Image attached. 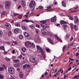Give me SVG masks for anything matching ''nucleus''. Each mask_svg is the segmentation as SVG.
Masks as SVG:
<instances>
[{"instance_id": "obj_59", "label": "nucleus", "mask_w": 79, "mask_h": 79, "mask_svg": "<svg viewBox=\"0 0 79 79\" xmlns=\"http://www.w3.org/2000/svg\"><path fill=\"white\" fill-rule=\"evenodd\" d=\"M3 6L2 5H0V8H3Z\"/></svg>"}, {"instance_id": "obj_24", "label": "nucleus", "mask_w": 79, "mask_h": 79, "mask_svg": "<svg viewBox=\"0 0 79 79\" xmlns=\"http://www.w3.org/2000/svg\"><path fill=\"white\" fill-rule=\"evenodd\" d=\"M15 26L16 27H20V24L19 23H15Z\"/></svg>"}, {"instance_id": "obj_25", "label": "nucleus", "mask_w": 79, "mask_h": 79, "mask_svg": "<svg viewBox=\"0 0 79 79\" xmlns=\"http://www.w3.org/2000/svg\"><path fill=\"white\" fill-rule=\"evenodd\" d=\"M68 17H69V19H71V20H73V19H74L73 17H72V16H71L70 15H69Z\"/></svg>"}, {"instance_id": "obj_20", "label": "nucleus", "mask_w": 79, "mask_h": 79, "mask_svg": "<svg viewBox=\"0 0 79 79\" xmlns=\"http://www.w3.org/2000/svg\"><path fill=\"white\" fill-rule=\"evenodd\" d=\"M22 28L23 29V30H25V31H27V28L26 27H24V26H22Z\"/></svg>"}, {"instance_id": "obj_17", "label": "nucleus", "mask_w": 79, "mask_h": 79, "mask_svg": "<svg viewBox=\"0 0 79 79\" xmlns=\"http://www.w3.org/2000/svg\"><path fill=\"white\" fill-rule=\"evenodd\" d=\"M60 23L61 24H67V22L63 20H62L60 21Z\"/></svg>"}, {"instance_id": "obj_61", "label": "nucleus", "mask_w": 79, "mask_h": 79, "mask_svg": "<svg viewBox=\"0 0 79 79\" xmlns=\"http://www.w3.org/2000/svg\"><path fill=\"white\" fill-rule=\"evenodd\" d=\"M15 50H13L12 53L13 54H14V53H15Z\"/></svg>"}, {"instance_id": "obj_48", "label": "nucleus", "mask_w": 79, "mask_h": 79, "mask_svg": "<svg viewBox=\"0 0 79 79\" xmlns=\"http://www.w3.org/2000/svg\"><path fill=\"white\" fill-rule=\"evenodd\" d=\"M73 40V37L72 36L71 38L70 39V41H72Z\"/></svg>"}, {"instance_id": "obj_47", "label": "nucleus", "mask_w": 79, "mask_h": 79, "mask_svg": "<svg viewBox=\"0 0 79 79\" xmlns=\"http://www.w3.org/2000/svg\"><path fill=\"white\" fill-rule=\"evenodd\" d=\"M71 47V45H69L68 46L67 48H68V49H69V48Z\"/></svg>"}, {"instance_id": "obj_22", "label": "nucleus", "mask_w": 79, "mask_h": 79, "mask_svg": "<svg viewBox=\"0 0 79 79\" xmlns=\"http://www.w3.org/2000/svg\"><path fill=\"white\" fill-rule=\"evenodd\" d=\"M29 27L31 28V29H34L35 28V27L33 25H31L29 26Z\"/></svg>"}, {"instance_id": "obj_55", "label": "nucleus", "mask_w": 79, "mask_h": 79, "mask_svg": "<svg viewBox=\"0 0 79 79\" xmlns=\"http://www.w3.org/2000/svg\"><path fill=\"white\" fill-rule=\"evenodd\" d=\"M78 8V7H77V5L75 6V9L76 10V9H77V8Z\"/></svg>"}, {"instance_id": "obj_28", "label": "nucleus", "mask_w": 79, "mask_h": 79, "mask_svg": "<svg viewBox=\"0 0 79 79\" xmlns=\"http://www.w3.org/2000/svg\"><path fill=\"white\" fill-rule=\"evenodd\" d=\"M37 48L38 50H40L42 51V49L41 48H40V46H37Z\"/></svg>"}, {"instance_id": "obj_1", "label": "nucleus", "mask_w": 79, "mask_h": 79, "mask_svg": "<svg viewBox=\"0 0 79 79\" xmlns=\"http://www.w3.org/2000/svg\"><path fill=\"white\" fill-rule=\"evenodd\" d=\"M8 72L11 74H13L15 73V68L12 67H9L8 69Z\"/></svg>"}, {"instance_id": "obj_42", "label": "nucleus", "mask_w": 79, "mask_h": 79, "mask_svg": "<svg viewBox=\"0 0 79 79\" xmlns=\"http://www.w3.org/2000/svg\"><path fill=\"white\" fill-rule=\"evenodd\" d=\"M65 48H66V46L65 45H64V47H63V50H62L63 52L64 51V49H65Z\"/></svg>"}, {"instance_id": "obj_36", "label": "nucleus", "mask_w": 79, "mask_h": 79, "mask_svg": "<svg viewBox=\"0 0 79 79\" xmlns=\"http://www.w3.org/2000/svg\"><path fill=\"white\" fill-rule=\"evenodd\" d=\"M2 34H3V32L0 30V37H1Z\"/></svg>"}, {"instance_id": "obj_7", "label": "nucleus", "mask_w": 79, "mask_h": 79, "mask_svg": "<svg viewBox=\"0 0 79 79\" xmlns=\"http://www.w3.org/2000/svg\"><path fill=\"white\" fill-rule=\"evenodd\" d=\"M19 75L20 78H23V72H19Z\"/></svg>"}, {"instance_id": "obj_38", "label": "nucleus", "mask_w": 79, "mask_h": 79, "mask_svg": "<svg viewBox=\"0 0 79 79\" xmlns=\"http://www.w3.org/2000/svg\"><path fill=\"white\" fill-rule=\"evenodd\" d=\"M22 17H23V16L21 15H20L19 16L18 18L19 19H21V18H22Z\"/></svg>"}, {"instance_id": "obj_18", "label": "nucleus", "mask_w": 79, "mask_h": 79, "mask_svg": "<svg viewBox=\"0 0 79 79\" xmlns=\"http://www.w3.org/2000/svg\"><path fill=\"white\" fill-rule=\"evenodd\" d=\"M10 6H7V5H5V9H6V10H8L9 8H10Z\"/></svg>"}, {"instance_id": "obj_19", "label": "nucleus", "mask_w": 79, "mask_h": 79, "mask_svg": "<svg viewBox=\"0 0 79 79\" xmlns=\"http://www.w3.org/2000/svg\"><path fill=\"white\" fill-rule=\"evenodd\" d=\"M69 37H70V34H67L66 36V39H68L69 38Z\"/></svg>"}, {"instance_id": "obj_8", "label": "nucleus", "mask_w": 79, "mask_h": 79, "mask_svg": "<svg viewBox=\"0 0 79 79\" xmlns=\"http://www.w3.org/2000/svg\"><path fill=\"white\" fill-rule=\"evenodd\" d=\"M14 31L15 34H18L19 32V30L18 28H16L14 30Z\"/></svg>"}, {"instance_id": "obj_37", "label": "nucleus", "mask_w": 79, "mask_h": 79, "mask_svg": "<svg viewBox=\"0 0 79 79\" xmlns=\"http://www.w3.org/2000/svg\"><path fill=\"white\" fill-rule=\"evenodd\" d=\"M4 69L3 68L1 67L0 68V71H3V70H4Z\"/></svg>"}, {"instance_id": "obj_49", "label": "nucleus", "mask_w": 79, "mask_h": 79, "mask_svg": "<svg viewBox=\"0 0 79 79\" xmlns=\"http://www.w3.org/2000/svg\"><path fill=\"white\" fill-rule=\"evenodd\" d=\"M55 1H55V0L54 1V4H55V5H56L57 4H58L57 2H55Z\"/></svg>"}, {"instance_id": "obj_32", "label": "nucleus", "mask_w": 79, "mask_h": 79, "mask_svg": "<svg viewBox=\"0 0 79 79\" xmlns=\"http://www.w3.org/2000/svg\"><path fill=\"white\" fill-rule=\"evenodd\" d=\"M63 27H64V29L65 30H66V28L67 27V26L66 25H63Z\"/></svg>"}, {"instance_id": "obj_62", "label": "nucleus", "mask_w": 79, "mask_h": 79, "mask_svg": "<svg viewBox=\"0 0 79 79\" xmlns=\"http://www.w3.org/2000/svg\"><path fill=\"white\" fill-rule=\"evenodd\" d=\"M25 16L26 18H27L28 17V15H25Z\"/></svg>"}, {"instance_id": "obj_23", "label": "nucleus", "mask_w": 79, "mask_h": 79, "mask_svg": "<svg viewBox=\"0 0 79 79\" xmlns=\"http://www.w3.org/2000/svg\"><path fill=\"white\" fill-rule=\"evenodd\" d=\"M48 40L49 41V42L51 44H53V41L52 40H51V39H50V38H48Z\"/></svg>"}, {"instance_id": "obj_3", "label": "nucleus", "mask_w": 79, "mask_h": 79, "mask_svg": "<svg viewBox=\"0 0 79 79\" xmlns=\"http://www.w3.org/2000/svg\"><path fill=\"white\" fill-rule=\"evenodd\" d=\"M35 5V3L34 1L31 2L30 4V7L31 8H32L34 7V6Z\"/></svg>"}, {"instance_id": "obj_43", "label": "nucleus", "mask_w": 79, "mask_h": 79, "mask_svg": "<svg viewBox=\"0 0 79 79\" xmlns=\"http://www.w3.org/2000/svg\"><path fill=\"white\" fill-rule=\"evenodd\" d=\"M35 26L36 27H38V28H39V27H40V26L39 25L36 24V25Z\"/></svg>"}, {"instance_id": "obj_21", "label": "nucleus", "mask_w": 79, "mask_h": 79, "mask_svg": "<svg viewBox=\"0 0 79 79\" xmlns=\"http://www.w3.org/2000/svg\"><path fill=\"white\" fill-rule=\"evenodd\" d=\"M11 35H12V32H11V31H9L8 32V35H9V36H11Z\"/></svg>"}, {"instance_id": "obj_60", "label": "nucleus", "mask_w": 79, "mask_h": 79, "mask_svg": "<svg viewBox=\"0 0 79 79\" xmlns=\"http://www.w3.org/2000/svg\"><path fill=\"white\" fill-rule=\"evenodd\" d=\"M78 77V76H75L74 77V78L75 79H77V78Z\"/></svg>"}, {"instance_id": "obj_2", "label": "nucleus", "mask_w": 79, "mask_h": 79, "mask_svg": "<svg viewBox=\"0 0 79 79\" xmlns=\"http://www.w3.org/2000/svg\"><path fill=\"white\" fill-rule=\"evenodd\" d=\"M40 23H41V26L42 27L44 28V29H46L47 27V25L46 24L47 22L45 21H42L40 22Z\"/></svg>"}, {"instance_id": "obj_45", "label": "nucleus", "mask_w": 79, "mask_h": 79, "mask_svg": "<svg viewBox=\"0 0 79 79\" xmlns=\"http://www.w3.org/2000/svg\"><path fill=\"white\" fill-rule=\"evenodd\" d=\"M47 8H48V9H51V6H49L47 7Z\"/></svg>"}, {"instance_id": "obj_56", "label": "nucleus", "mask_w": 79, "mask_h": 79, "mask_svg": "<svg viewBox=\"0 0 79 79\" xmlns=\"http://www.w3.org/2000/svg\"><path fill=\"white\" fill-rule=\"evenodd\" d=\"M23 57V56H22V55H20V56H19V58H22V57Z\"/></svg>"}, {"instance_id": "obj_52", "label": "nucleus", "mask_w": 79, "mask_h": 79, "mask_svg": "<svg viewBox=\"0 0 79 79\" xmlns=\"http://www.w3.org/2000/svg\"><path fill=\"white\" fill-rule=\"evenodd\" d=\"M71 67H69L68 69V71H71Z\"/></svg>"}, {"instance_id": "obj_30", "label": "nucleus", "mask_w": 79, "mask_h": 79, "mask_svg": "<svg viewBox=\"0 0 79 79\" xmlns=\"http://www.w3.org/2000/svg\"><path fill=\"white\" fill-rule=\"evenodd\" d=\"M14 61L15 63H17V62H19V60L18 59L14 60Z\"/></svg>"}, {"instance_id": "obj_44", "label": "nucleus", "mask_w": 79, "mask_h": 79, "mask_svg": "<svg viewBox=\"0 0 79 79\" xmlns=\"http://www.w3.org/2000/svg\"><path fill=\"white\" fill-rule=\"evenodd\" d=\"M39 8L40 9H42L43 8V7L42 6H39Z\"/></svg>"}, {"instance_id": "obj_63", "label": "nucleus", "mask_w": 79, "mask_h": 79, "mask_svg": "<svg viewBox=\"0 0 79 79\" xmlns=\"http://www.w3.org/2000/svg\"><path fill=\"white\" fill-rule=\"evenodd\" d=\"M26 65H27V67H30V65H29L26 64Z\"/></svg>"}, {"instance_id": "obj_15", "label": "nucleus", "mask_w": 79, "mask_h": 79, "mask_svg": "<svg viewBox=\"0 0 79 79\" xmlns=\"http://www.w3.org/2000/svg\"><path fill=\"white\" fill-rule=\"evenodd\" d=\"M24 35L25 37H29V34L26 32L24 33Z\"/></svg>"}, {"instance_id": "obj_13", "label": "nucleus", "mask_w": 79, "mask_h": 79, "mask_svg": "<svg viewBox=\"0 0 79 79\" xmlns=\"http://www.w3.org/2000/svg\"><path fill=\"white\" fill-rule=\"evenodd\" d=\"M73 28L75 31H77V30H78V28L77 27L76 25H74Z\"/></svg>"}, {"instance_id": "obj_50", "label": "nucleus", "mask_w": 79, "mask_h": 79, "mask_svg": "<svg viewBox=\"0 0 79 79\" xmlns=\"http://www.w3.org/2000/svg\"><path fill=\"white\" fill-rule=\"evenodd\" d=\"M68 71H69L68 70H67V71L65 72V73H64L65 75V74H67V73H68Z\"/></svg>"}, {"instance_id": "obj_40", "label": "nucleus", "mask_w": 79, "mask_h": 79, "mask_svg": "<svg viewBox=\"0 0 79 79\" xmlns=\"http://www.w3.org/2000/svg\"><path fill=\"white\" fill-rule=\"evenodd\" d=\"M3 76L2 75H0V79H3Z\"/></svg>"}, {"instance_id": "obj_5", "label": "nucleus", "mask_w": 79, "mask_h": 79, "mask_svg": "<svg viewBox=\"0 0 79 79\" xmlns=\"http://www.w3.org/2000/svg\"><path fill=\"white\" fill-rule=\"evenodd\" d=\"M51 21L52 23L54 22H55L56 21V16H54L53 17H52L51 18Z\"/></svg>"}, {"instance_id": "obj_46", "label": "nucleus", "mask_w": 79, "mask_h": 79, "mask_svg": "<svg viewBox=\"0 0 79 79\" xmlns=\"http://www.w3.org/2000/svg\"><path fill=\"white\" fill-rule=\"evenodd\" d=\"M19 15V14H17V13H15L14 14V16H16L17 15Z\"/></svg>"}, {"instance_id": "obj_27", "label": "nucleus", "mask_w": 79, "mask_h": 79, "mask_svg": "<svg viewBox=\"0 0 79 79\" xmlns=\"http://www.w3.org/2000/svg\"><path fill=\"white\" fill-rule=\"evenodd\" d=\"M27 72H30L31 71V69L29 68V67L27 68L26 70Z\"/></svg>"}, {"instance_id": "obj_11", "label": "nucleus", "mask_w": 79, "mask_h": 79, "mask_svg": "<svg viewBox=\"0 0 79 79\" xmlns=\"http://www.w3.org/2000/svg\"><path fill=\"white\" fill-rule=\"evenodd\" d=\"M31 45V42L27 41L25 43V45L26 46H28V45Z\"/></svg>"}, {"instance_id": "obj_31", "label": "nucleus", "mask_w": 79, "mask_h": 79, "mask_svg": "<svg viewBox=\"0 0 79 79\" xmlns=\"http://www.w3.org/2000/svg\"><path fill=\"white\" fill-rule=\"evenodd\" d=\"M19 38L20 39H23V35H20L19 36Z\"/></svg>"}, {"instance_id": "obj_33", "label": "nucleus", "mask_w": 79, "mask_h": 79, "mask_svg": "<svg viewBox=\"0 0 79 79\" xmlns=\"http://www.w3.org/2000/svg\"><path fill=\"white\" fill-rule=\"evenodd\" d=\"M23 21H25V22H26V23H29V22H31L28 20H23Z\"/></svg>"}, {"instance_id": "obj_9", "label": "nucleus", "mask_w": 79, "mask_h": 79, "mask_svg": "<svg viewBox=\"0 0 79 79\" xmlns=\"http://www.w3.org/2000/svg\"><path fill=\"white\" fill-rule=\"evenodd\" d=\"M21 3L23 6H26V2L24 1H22L21 2Z\"/></svg>"}, {"instance_id": "obj_29", "label": "nucleus", "mask_w": 79, "mask_h": 79, "mask_svg": "<svg viewBox=\"0 0 79 79\" xmlns=\"http://www.w3.org/2000/svg\"><path fill=\"white\" fill-rule=\"evenodd\" d=\"M0 49H1L2 50H5V48L4 47V46H1L0 47Z\"/></svg>"}, {"instance_id": "obj_58", "label": "nucleus", "mask_w": 79, "mask_h": 79, "mask_svg": "<svg viewBox=\"0 0 79 79\" xmlns=\"http://www.w3.org/2000/svg\"><path fill=\"white\" fill-rule=\"evenodd\" d=\"M79 55V53L78 52H77L76 54H75V56H78V55Z\"/></svg>"}, {"instance_id": "obj_16", "label": "nucleus", "mask_w": 79, "mask_h": 79, "mask_svg": "<svg viewBox=\"0 0 79 79\" xmlns=\"http://www.w3.org/2000/svg\"><path fill=\"white\" fill-rule=\"evenodd\" d=\"M62 6H64V7H65L66 6V3H65V2L64 1H62Z\"/></svg>"}, {"instance_id": "obj_51", "label": "nucleus", "mask_w": 79, "mask_h": 79, "mask_svg": "<svg viewBox=\"0 0 79 79\" xmlns=\"http://www.w3.org/2000/svg\"><path fill=\"white\" fill-rule=\"evenodd\" d=\"M57 71H58V70L56 69L55 70V72L54 73V74L55 73H56L57 72Z\"/></svg>"}, {"instance_id": "obj_57", "label": "nucleus", "mask_w": 79, "mask_h": 79, "mask_svg": "<svg viewBox=\"0 0 79 79\" xmlns=\"http://www.w3.org/2000/svg\"><path fill=\"white\" fill-rule=\"evenodd\" d=\"M46 51H47V52H50V50H49L48 49V48H47L46 49Z\"/></svg>"}, {"instance_id": "obj_4", "label": "nucleus", "mask_w": 79, "mask_h": 79, "mask_svg": "<svg viewBox=\"0 0 79 79\" xmlns=\"http://www.w3.org/2000/svg\"><path fill=\"white\" fill-rule=\"evenodd\" d=\"M35 61H36V59L34 57L32 56L30 57V61L31 63H34L35 62Z\"/></svg>"}, {"instance_id": "obj_41", "label": "nucleus", "mask_w": 79, "mask_h": 79, "mask_svg": "<svg viewBox=\"0 0 79 79\" xmlns=\"http://www.w3.org/2000/svg\"><path fill=\"white\" fill-rule=\"evenodd\" d=\"M10 79H15V78L12 76L11 75Z\"/></svg>"}, {"instance_id": "obj_12", "label": "nucleus", "mask_w": 79, "mask_h": 79, "mask_svg": "<svg viewBox=\"0 0 79 79\" xmlns=\"http://www.w3.org/2000/svg\"><path fill=\"white\" fill-rule=\"evenodd\" d=\"M74 21L75 23H77L79 21V20H78V18L77 17H75L74 18Z\"/></svg>"}, {"instance_id": "obj_64", "label": "nucleus", "mask_w": 79, "mask_h": 79, "mask_svg": "<svg viewBox=\"0 0 79 79\" xmlns=\"http://www.w3.org/2000/svg\"><path fill=\"white\" fill-rule=\"evenodd\" d=\"M12 43H14V44H16V41H13Z\"/></svg>"}, {"instance_id": "obj_53", "label": "nucleus", "mask_w": 79, "mask_h": 79, "mask_svg": "<svg viewBox=\"0 0 79 79\" xmlns=\"http://www.w3.org/2000/svg\"><path fill=\"white\" fill-rule=\"evenodd\" d=\"M48 74V73L47 72H46L45 73H44V76H47V75Z\"/></svg>"}, {"instance_id": "obj_35", "label": "nucleus", "mask_w": 79, "mask_h": 79, "mask_svg": "<svg viewBox=\"0 0 79 79\" xmlns=\"http://www.w3.org/2000/svg\"><path fill=\"white\" fill-rule=\"evenodd\" d=\"M31 45L33 48H35V44H34L33 43H32Z\"/></svg>"}, {"instance_id": "obj_6", "label": "nucleus", "mask_w": 79, "mask_h": 79, "mask_svg": "<svg viewBox=\"0 0 79 79\" xmlns=\"http://www.w3.org/2000/svg\"><path fill=\"white\" fill-rule=\"evenodd\" d=\"M6 26L8 29H10L11 28V25L9 23H6Z\"/></svg>"}, {"instance_id": "obj_26", "label": "nucleus", "mask_w": 79, "mask_h": 79, "mask_svg": "<svg viewBox=\"0 0 79 79\" xmlns=\"http://www.w3.org/2000/svg\"><path fill=\"white\" fill-rule=\"evenodd\" d=\"M22 50L23 51V52H26V48L24 47H23L22 48Z\"/></svg>"}, {"instance_id": "obj_14", "label": "nucleus", "mask_w": 79, "mask_h": 79, "mask_svg": "<svg viewBox=\"0 0 79 79\" xmlns=\"http://www.w3.org/2000/svg\"><path fill=\"white\" fill-rule=\"evenodd\" d=\"M5 5H7L8 6H10V2H6L5 3Z\"/></svg>"}, {"instance_id": "obj_10", "label": "nucleus", "mask_w": 79, "mask_h": 79, "mask_svg": "<svg viewBox=\"0 0 79 79\" xmlns=\"http://www.w3.org/2000/svg\"><path fill=\"white\" fill-rule=\"evenodd\" d=\"M55 37L56 39L57 40H59L60 42H62V40H61L60 38H59V37H58L57 35H55Z\"/></svg>"}, {"instance_id": "obj_54", "label": "nucleus", "mask_w": 79, "mask_h": 79, "mask_svg": "<svg viewBox=\"0 0 79 79\" xmlns=\"http://www.w3.org/2000/svg\"><path fill=\"white\" fill-rule=\"evenodd\" d=\"M5 12H3L2 13V15H5Z\"/></svg>"}, {"instance_id": "obj_34", "label": "nucleus", "mask_w": 79, "mask_h": 79, "mask_svg": "<svg viewBox=\"0 0 79 79\" xmlns=\"http://www.w3.org/2000/svg\"><path fill=\"white\" fill-rule=\"evenodd\" d=\"M40 52H41V55H44V58H45V56L44 55V52H42V51H40Z\"/></svg>"}, {"instance_id": "obj_39", "label": "nucleus", "mask_w": 79, "mask_h": 79, "mask_svg": "<svg viewBox=\"0 0 79 79\" xmlns=\"http://www.w3.org/2000/svg\"><path fill=\"white\" fill-rule=\"evenodd\" d=\"M27 67L26 64L23 66L24 69H25Z\"/></svg>"}]
</instances>
